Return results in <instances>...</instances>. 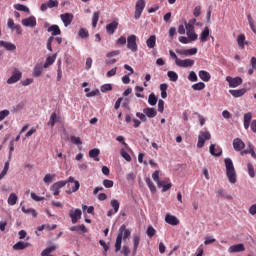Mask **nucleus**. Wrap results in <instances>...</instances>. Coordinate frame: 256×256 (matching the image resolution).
I'll return each instance as SVG.
<instances>
[{"instance_id":"f257e3e1","label":"nucleus","mask_w":256,"mask_h":256,"mask_svg":"<svg viewBox=\"0 0 256 256\" xmlns=\"http://www.w3.org/2000/svg\"><path fill=\"white\" fill-rule=\"evenodd\" d=\"M129 237H131V231L127 229V226L125 224L121 225L115 242L116 253H119V251H121V243H123V240L125 241L126 239H129Z\"/></svg>"},{"instance_id":"f03ea898","label":"nucleus","mask_w":256,"mask_h":256,"mask_svg":"<svg viewBox=\"0 0 256 256\" xmlns=\"http://www.w3.org/2000/svg\"><path fill=\"white\" fill-rule=\"evenodd\" d=\"M226 167V176L228 177L229 183L235 185L237 183V172L235 171V166L233 165V160L231 158H226L224 160Z\"/></svg>"},{"instance_id":"7ed1b4c3","label":"nucleus","mask_w":256,"mask_h":256,"mask_svg":"<svg viewBox=\"0 0 256 256\" xmlns=\"http://www.w3.org/2000/svg\"><path fill=\"white\" fill-rule=\"evenodd\" d=\"M147 2L145 0H138L135 4V12H134V19H141V15L143 11H145V7Z\"/></svg>"},{"instance_id":"20e7f679","label":"nucleus","mask_w":256,"mask_h":256,"mask_svg":"<svg viewBox=\"0 0 256 256\" xmlns=\"http://www.w3.org/2000/svg\"><path fill=\"white\" fill-rule=\"evenodd\" d=\"M127 49L132 51V53H137L138 46H137V36L135 34H131L127 37Z\"/></svg>"},{"instance_id":"39448f33","label":"nucleus","mask_w":256,"mask_h":256,"mask_svg":"<svg viewBox=\"0 0 256 256\" xmlns=\"http://www.w3.org/2000/svg\"><path fill=\"white\" fill-rule=\"evenodd\" d=\"M21 77H23V73L21 72V70L15 68L12 71V76L7 80L8 85L18 83V81H21Z\"/></svg>"},{"instance_id":"423d86ee","label":"nucleus","mask_w":256,"mask_h":256,"mask_svg":"<svg viewBox=\"0 0 256 256\" xmlns=\"http://www.w3.org/2000/svg\"><path fill=\"white\" fill-rule=\"evenodd\" d=\"M209 139H211V133L200 132V134L198 136V143H197L198 149H202V147L205 146V142L209 141Z\"/></svg>"},{"instance_id":"0eeeda50","label":"nucleus","mask_w":256,"mask_h":256,"mask_svg":"<svg viewBox=\"0 0 256 256\" xmlns=\"http://www.w3.org/2000/svg\"><path fill=\"white\" fill-rule=\"evenodd\" d=\"M209 139H211V133L200 132V134L198 136V143H197L198 149H202V147L205 146V142L209 141Z\"/></svg>"},{"instance_id":"6e6552de","label":"nucleus","mask_w":256,"mask_h":256,"mask_svg":"<svg viewBox=\"0 0 256 256\" xmlns=\"http://www.w3.org/2000/svg\"><path fill=\"white\" fill-rule=\"evenodd\" d=\"M209 139H211V133L200 132V134L198 136V143H197L198 149H202V147L205 146V142L209 141Z\"/></svg>"},{"instance_id":"1a4fd4ad","label":"nucleus","mask_w":256,"mask_h":256,"mask_svg":"<svg viewBox=\"0 0 256 256\" xmlns=\"http://www.w3.org/2000/svg\"><path fill=\"white\" fill-rule=\"evenodd\" d=\"M227 83H229V87L235 89L236 87H239V85H243V78L242 77H231L227 76L226 77Z\"/></svg>"},{"instance_id":"9d476101","label":"nucleus","mask_w":256,"mask_h":256,"mask_svg":"<svg viewBox=\"0 0 256 256\" xmlns=\"http://www.w3.org/2000/svg\"><path fill=\"white\" fill-rule=\"evenodd\" d=\"M65 185H67V182L58 181L50 187V191L53 193L55 197H57V195L61 193L60 189H63Z\"/></svg>"},{"instance_id":"9b49d317","label":"nucleus","mask_w":256,"mask_h":256,"mask_svg":"<svg viewBox=\"0 0 256 256\" xmlns=\"http://www.w3.org/2000/svg\"><path fill=\"white\" fill-rule=\"evenodd\" d=\"M176 65L177 67H193L195 65V60H191V59H185V60H181L179 58H176Z\"/></svg>"},{"instance_id":"f8f14e48","label":"nucleus","mask_w":256,"mask_h":256,"mask_svg":"<svg viewBox=\"0 0 256 256\" xmlns=\"http://www.w3.org/2000/svg\"><path fill=\"white\" fill-rule=\"evenodd\" d=\"M81 215H83V212L79 208H77L75 211H73V210L70 211L69 217H70L73 225H75V223H77V221H79V219H81Z\"/></svg>"},{"instance_id":"ddd939ff","label":"nucleus","mask_w":256,"mask_h":256,"mask_svg":"<svg viewBox=\"0 0 256 256\" xmlns=\"http://www.w3.org/2000/svg\"><path fill=\"white\" fill-rule=\"evenodd\" d=\"M61 21L64 23L65 27H69L73 23L74 16L72 13H64L60 15Z\"/></svg>"},{"instance_id":"4468645a","label":"nucleus","mask_w":256,"mask_h":256,"mask_svg":"<svg viewBox=\"0 0 256 256\" xmlns=\"http://www.w3.org/2000/svg\"><path fill=\"white\" fill-rule=\"evenodd\" d=\"M22 25L24 27H36L37 19L35 18V16H30L22 20Z\"/></svg>"},{"instance_id":"2eb2a0df","label":"nucleus","mask_w":256,"mask_h":256,"mask_svg":"<svg viewBox=\"0 0 256 256\" xmlns=\"http://www.w3.org/2000/svg\"><path fill=\"white\" fill-rule=\"evenodd\" d=\"M118 27H119V22L112 21L111 23L106 25V32L109 35H113V33H115V31H117Z\"/></svg>"},{"instance_id":"dca6fc26","label":"nucleus","mask_w":256,"mask_h":256,"mask_svg":"<svg viewBox=\"0 0 256 256\" xmlns=\"http://www.w3.org/2000/svg\"><path fill=\"white\" fill-rule=\"evenodd\" d=\"M243 251H245V245L243 244L232 245L228 248V253H243Z\"/></svg>"},{"instance_id":"f3484780","label":"nucleus","mask_w":256,"mask_h":256,"mask_svg":"<svg viewBox=\"0 0 256 256\" xmlns=\"http://www.w3.org/2000/svg\"><path fill=\"white\" fill-rule=\"evenodd\" d=\"M178 55H183L184 57H189L190 55H197V48H191L186 50H176Z\"/></svg>"},{"instance_id":"a211bd4d","label":"nucleus","mask_w":256,"mask_h":256,"mask_svg":"<svg viewBox=\"0 0 256 256\" xmlns=\"http://www.w3.org/2000/svg\"><path fill=\"white\" fill-rule=\"evenodd\" d=\"M233 147L236 151H243L245 149V142L241 138H235L233 140Z\"/></svg>"},{"instance_id":"6ab92c4d","label":"nucleus","mask_w":256,"mask_h":256,"mask_svg":"<svg viewBox=\"0 0 256 256\" xmlns=\"http://www.w3.org/2000/svg\"><path fill=\"white\" fill-rule=\"evenodd\" d=\"M230 95L235 98L243 97L247 93V88H242L239 90H229Z\"/></svg>"},{"instance_id":"aec40b11","label":"nucleus","mask_w":256,"mask_h":256,"mask_svg":"<svg viewBox=\"0 0 256 256\" xmlns=\"http://www.w3.org/2000/svg\"><path fill=\"white\" fill-rule=\"evenodd\" d=\"M222 153L223 150L221 148H215V144L210 145V154L213 155V157H221Z\"/></svg>"},{"instance_id":"412c9836","label":"nucleus","mask_w":256,"mask_h":256,"mask_svg":"<svg viewBox=\"0 0 256 256\" xmlns=\"http://www.w3.org/2000/svg\"><path fill=\"white\" fill-rule=\"evenodd\" d=\"M198 75L205 83H209V81H211V74L205 70H200Z\"/></svg>"},{"instance_id":"4be33fe9","label":"nucleus","mask_w":256,"mask_h":256,"mask_svg":"<svg viewBox=\"0 0 256 256\" xmlns=\"http://www.w3.org/2000/svg\"><path fill=\"white\" fill-rule=\"evenodd\" d=\"M146 45L149 49H155V45H157V36L151 35L147 41Z\"/></svg>"},{"instance_id":"5701e85b","label":"nucleus","mask_w":256,"mask_h":256,"mask_svg":"<svg viewBox=\"0 0 256 256\" xmlns=\"http://www.w3.org/2000/svg\"><path fill=\"white\" fill-rule=\"evenodd\" d=\"M165 221L168 223V225H179V219L177 217L167 214L165 216Z\"/></svg>"},{"instance_id":"b1692460","label":"nucleus","mask_w":256,"mask_h":256,"mask_svg":"<svg viewBox=\"0 0 256 256\" xmlns=\"http://www.w3.org/2000/svg\"><path fill=\"white\" fill-rule=\"evenodd\" d=\"M27 247H29L28 242L19 241L14 244L13 249L14 251H23V249H27Z\"/></svg>"},{"instance_id":"393cba45","label":"nucleus","mask_w":256,"mask_h":256,"mask_svg":"<svg viewBox=\"0 0 256 256\" xmlns=\"http://www.w3.org/2000/svg\"><path fill=\"white\" fill-rule=\"evenodd\" d=\"M143 113H145L146 117H149V119L157 117V110H155V108H145L143 109Z\"/></svg>"},{"instance_id":"a878e982","label":"nucleus","mask_w":256,"mask_h":256,"mask_svg":"<svg viewBox=\"0 0 256 256\" xmlns=\"http://www.w3.org/2000/svg\"><path fill=\"white\" fill-rule=\"evenodd\" d=\"M152 179H153V181H155L157 183L159 189H161V187H163V185L165 184V181L159 180V170H156L152 174Z\"/></svg>"},{"instance_id":"bb28decb","label":"nucleus","mask_w":256,"mask_h":256,"mask_svg":"<svg viewBox=\"0 0 256 256\" xmlns=\"http://www.w3.org/2000/svg\"><path fill=\"white\" fill-rule=\"evenodd\" d=\"M251 119H253V114L248 112L244 115V129H249V125H251Z\"/></svg>"},{"instance_id":"cd10ccee","label":"nucleus","mask_w":256,"mask_h":256,"mask_svg":"<svg viewBox=\"0 0 256 256\" xmlns=\"http://www.w3.org/2000/svg\"><path fill=\"white\" fill-rule=\"evenodd\" d=\"M48 33H52V37H55V35H61V29L58 25H52L48 28Z\"/></svg>"},{"instance_id":"c85d7f7f","label":"nucleus","mask_w":256,"mask_h":256,"mask_svg":"<svg viewBox=\"0 0 256 256\" xmlns=\"http://www.w3.org/2000/svg\"><path fill=\"white\" fill-rule=\"evenodd\" d=\"M100 153H101V151L98 148H94L89 151V157H91V159H94V161H99Z\"/></svg>"},{"instance_id":"c756f323","label":"nucleus","mask_w":256,"mask_h":256,"mask_svg":"<svg viewBox=\"0 0 256 256\" xmlns=\"http://www.w3.org/2000/svg\"><path fill=\"white\" fill-rule=\"evenodd\" d=\"M80 187H81V184L79 183V181H75L74 186H71L70 189L66 190L67 195H71L72 193H77Z\"/></svg>"},{"instance_id":"7c9ffc66","label":"nucleus","mask_w":256,"mask_h":256,"mask_svg":"<svg viewBox=\"0 0 256 256\" xmlns=\"http://www.w3.org/2000/svg\"><path fill=\"white\" fill-rule=\"evenodd\" d=\"M208 38H209V27H205L204 30L200 34L201 43H206Z\"/></svg>"},{"instance_id":"2f4dec72","label":"nucleus","mask_w":256,"mask_h":256,"mask_svg":"<svg viewBox=\"0 0 256 256\" xmlns=\"http://www.w3.org/2000/svg\"><path fill=\"white\" fill-rule=\"evenodd\" d=\"M139 243H141V237H139L138 235H135L133 237V255H135L137 253V249H139Z\"/></svg>"},{"instance_id":"473e14b6","label":"nucleus","mask_w":256,"mask_h":256,"mask_svg":"<svg viewBox=\"0 0 256 256\" xmlns=\"http://www.w3.org/2000/svg\"><path fill=\"white\" fill-rule=\"evenodd\" d=\"M167 76L169 77L170 81H172L173 83L179 80V75L175 71H168Z\"/></svg>"},{"instance_id":"72a5a7b5","label":"nucleus","mask_w":256,"mask_h":256,"mask_svg":"<svg viewBox=\"0 0 256 256\" xmlns=\"http://www.w3.org/2000/svg\"><path fill=\"white\" fill-rule=\"evenodd\" d=\"M237 43L240 49H245V34H240L237 37Z\"/></svg>"},{"instance_id":"f704fd0d","label":"nucleus","mask_w":256,"mask_h":256,"mask_svg":"<svg viewBox=\"0 0 256 256\" xmlns=\"http://www.w3.org/2000/svg\"><path fill=\"white\" fill-rule=\"evenodd\" d=\"M55 249H57V246H50L42 251L41 256H49L53 251H55Z\"/></svg>"},{"instance_id":"c9c22d12","label":"nucleus","mask_w":256,"mask_h":256,"mask_svg":"<svg viewBox=\"0 0 256 256\" xmlns=\"http://www.w3.org/2000/svg\"><path fill=\"white\" fill-rule=\"evenodd\" d=\"M18 199L19 198L17 197V194H15V193L10 194V196L8 198V205H11V206L17 205Z\"/></svg>"},{"instance_id":"e433bc0d","label":"nucleus","mask_w":256,"mask_h":256,"mask_svg":"<svg viewBox=\"0 0 256 256\" xmlns=\"http://www.w3.org/2000/svg\"><path fill=\"white\" fill-rule=\"evenodd\" d=\"M41 73H43V66L41 65H36L34 67V71H33V77H41Z\"/></svg>"},{"instance_id":"4c0bfd02","label":"nucleus","mask_w":256,"mask_h":256,"mask_svg":"<svg viewBox=\"0 0 256 256\" xmlns=\"http://www.w3.org/2000/svg\"><path fill=\"white\" fill-rule=\"evenodd\" d=\"M56 56H49L46 59V62L44 63V69H47L48 67H51L55 63Z\"/></svg>"},{"instance_id":"58836bf2","label":"nucleus","mask_w":256,"mask_h":256,"mask_svg":"<svg viewBox=\"0 0 256 256\" xmlns=\"http://www.w3.org/2000/svg\"><path fill=\"white\" fill-rule=\"evenodd\" d=\"M11 162V160H9L8 157V161L4 164V168L2 170V172L0 173V181L1 179H3L5 177V175H7V172L9 171V163Z\"/></svg>"},{"instance_id":"ea45409f","label":"nucleus","mask_w":256,"mask_h":256,"mask_svg":"<svg viewBox=\"0 0 256 256\" xmlns=\"http://www.w3.org/2000/svg\"><path fill=\"white\" fill-rule=\"evenodd\" d=\"M21 210L26 214H32V217H37V211H35V209L33 208H25V206H22Z\"/></svg>"},{"instance_id":"a19ab883","label":"nucleus","mask_w":256,"mask_h":256,"mask_svg":"<svg viewBox=\"0 0 256 256\" xmlns=\"http://www.w3.org/2000/svg\"><path fill=\"white\" fill-rule=\"evenodd\" d=\"M145 182L148 185L151 193H155L157 191V188L155 187V184H153V181H151V178H146Z\"/></svg>"},{"instance_id":"79ce46f5","label":"nucleus","mask_w":256,"mask_h":256,"mask_svg":"<svg viewBox=\"0 0 256 256\" xmlns=\"http://www.w3.org/2000/svg\"><path fill=\"white\" fill-rule=\"evenodd\" d=\"M162 181H164V184L161 186L162 193L169 191V189H171V187H173V184H171V182H169V180H162Z\"/></svg>"},{"instance_id":"37998d69","label":"nucleus","mask_w":256,"mask_h":256,"mask_svg":"<svg viewBox=\"0 0 256 256\" xmlns=\"http://www.w3.org/2000/svg\"><path fill=\"white\" fill-rule=\"evenodd\" d=\"M148 103L149 105H151L152 107H154V105H157V96H155V93H151L148 97Z\"/></svg>"},{"instance_id":"c03bdc74","label":"nucleus","mask_w":256,"mask_h":256,"mask_svg":"<svg viewBox=\"0 0 256 256\" xmlns=\"http://www.w3.org/2000/svg\"><path fill=\"white\" fill-rule=\"evenodd\" d=\"M57 123V113L53 112L50 116V120L48 122V125L50 127H55V124Z\"/></svg>"},{"instance_id":"a18cd8bd","label":"nucleus","mask_w":256,"mask_h":256,"mask_svg":"<svg viewBox=\"0 0 256 256\" xmlns=\"http://www.w3.org/2000/svg\"><path fill=\"white\" fill-rule=\"evenodd\" d=\"M80 39H87L89 37V31L85 28H81L78 32Z\"/></svg>"},{"instance_id":"49530a36","label":"nucleus","mask_w":256,"mask_h":256,"mask_svg":"<svg viewBox=\"0 0 256 256\" xmlns=\"http://www.w3.org/2000/svg\"><path fill=\"white\" fill-rule=\"evenodd\" d=\"M192 89L194 91H203V89H205V83L203 82H198L196 84L192 85Z\"/></svg>"},{"instance_id":"de8ad7c7","label":"nucleus","mask_w":256,"mask_h":256,"mask_svg":"<svg viewBox=\"0 0 256 256\" xmlns=\"http://www.w3.org/2000/svg\"><path fill=\"white\" fill-rule=\"evenodd\" d=\"M99 11H96L93 13V17H92V27H97V23H99Z\"/></svg>"},{"instance_id":"09e8293b","label":"nucleus","mask_w":256,"mask_h":256,"mask_svg":"<svg viewBox=\"0 0 256 256\" xmlns=\"http://www.w3.org/2000/svg\"><path fill=\"white\" fill-rule=\"evenodd\" d=\"M56 177L55 174H46L43 178V181L46 185H49L50 183H53V178Z\"/></svg>"},{"instance_id":"8fccbe9b","label":"nucleus","mask_w":256,"mask_h":256,"mask_svg":"<svg viewBox=\"0 0 256 256\" xmlns=\"http://www.w3.org/2000/svg\"><path fill=\"white\" fill-rule=\"evenodd\" d=\"M247 19H248L249 26L252 29L253 33H256V26H255V21H253V17H251V15L248 14Z\"/></svg>"},{"instance_id":"3c124183","label":"nucleus","mask_w":256,"mask_h":256,"mask_svg":"<svg viewBox=\"0 0 256 256\" xmlns=\"http://www.w3.org/2000/svg\"><path fill=\"white\" fill-rule=\"evenodd\" d=\"M247 169L249 177H255V167L253 166V164H251V162L247 164Z\"/></svg>"},{"instance_id":"603ef678","label":"nucleus","mask_w":256,"mask_h":256,"mask_svg":"<svg viewBox=\"0 0 256 256\" xmlns=\"http://www.w3.org/2000/svg\"><path fill=\"white\" fill-rule=\"evenodd\" d=\"M110 205L114 209V213H118L119 212L120 204H119L118 200H115V199L111 200Z\"/></svg>"},{"instance_id":"864d4df0","label":"nucleus","mask_w":256,"mask_h":256,"mask_svg":"<svg viewBox=\"0 0 256 256\" xmlns=\"http://www.w3.org/2000/svg\"><path fill=\"white\" fill-rule=\"evenodd\" d=\"M186 35L190 41H197V38L199 37L197 33H195V30H192L191 32H186Z\"/></svg>"},{"instance_id":"5fc2aeb1","label":"nucleus","mask_w":256,"mask_h":256,"mask_svg":"<svg viewBox=\"0 0 256 256\" xmlns=\"http://www.w3.org/2000/svg\"><path fill=\"white\" fill-rule=\"evenodd\" d=\"M195 19L192 20V22L189 23H185V27H186V33H190L191 31H195V26L193 25V23H195Z\"/></svg>"},{"instance_id":"6e6d98bb","label":"nucleus","mask_w":256,"mask_h":256,"mask_svg":"<svg viewBox=\"0 0 256 256\" xmlns=\"http://www.w3.org/2000/svg\"><path fill=\"white\" fill-rule=\"evenodd\" d=\"M14 9H16V11H24V13H29V9L23 4L14 5Z\"/></svg>"},{"instance_id":"4d7b16f0","label":"nucleus","mask_w":256,"mask_h":256,"mask_svg":"<svg viewBox=\"0 0 256 256\" xmlns=\"http://www.w3.org/2000/svg\"><path fill=\"white\" fill-rule=\"evenodd\" d=\"M4 49H6L7 51H15V49H17V46L10 42H4Z\"/></svg>"},{"instance_id":"13d9d810","label":"nucleus","mask_w":256,"mask_h":256,"mask_svg":"<svg viewBox=\"0 0 256 256\" xmlns=\"http://www.w3.org/2000/svg\"><path fill=\"white\" fill-rule=\"evenodd\" d=\"M120 154L121 157H123V159H125V161L131 162V155H129V153L127 151H125V149H121L120 150Z\"/></svg>"},{"instance_id":"bf43d9fd","label":"nucleus","mask_w":256,"mask_h":256,"mask_svg":"<svg viewBox=\"0 0 256 256\" xmlns=\"http://www.w3.org/2000/svg\"><path fill=\"white\" fill-rule=\"evenodd\" d=\"M70 141L73 145H83V141H81V138L77 136H71Z\"/></svg>"},{"instance_id":"052dcab7","label":"nucleus","mask_w":256,"mask_h":256,"mask_svg":"<svg viewBox=\"0 0 256 256\" xmlns=\"http://www.w3.org/2000/svg\"><path fill=\"white\" fill-rule=\"evenodd\" d=\"M100 91L102 93H107V91H113V86L111 84H104L101 86Z\"/></svg>"},{"instance_id":"680f3d73","label":"nucleus","mask_w":256,"mask_h":256,"mask_svg":"<svg viewBox=\"0 0 256 256\" xmlns=\"http://www.w3.org/2000/svg\"><path fill=\"white\" fill-rule=\"evenodd\" d=\"M188 80H190L192 83H195L198 81L197 73L195 71H191L188 75Z\"/></svg>"},{"instance_id":"e2e57ef3","label":"nucleus","mask_w":256,"mask_h":256,"mask_svg":"<svg viewBox=\"0 0 256 256\" xmlns=\"http://www.w3.org/2000/svg\"><path fill=\"white\" fill-rule=\"evenodd\" d=\"M48 9H53V7H59V1L49 0L47 3Z\"/></svg>"},{"instance_id":"0e129e2a","label":"nucleus","mask_w":256,"mask_h":256,"mask_svg":"<svg viewBox=\"0 0 256 256\" xmlns=\"http://www.w3.org/2000/svg\"><path fill=\"white\" fill-rule=\"evenodd\" d=\"M253 144L249 143L248 148L246 150H243L240 152V155L245 156V155H250L251 154V149H253Z\"/></svg>"},{"instance_id":"69168bd1","label":"nucleus","mask_w":256,"mask_h":256,"mask_svg":"<svg viewBox=\"0 0 256 256\" xmlns=\"http://www.w3.org/2000/svg\"><path fill=\"white\" fill-rule=\"evenodd\" d=\"M103 185L106 189H111V187L114 185V182L112 180L105 179L103 180Z\"/></svg>"},{"instance_id":"338daca9","label":"nucleus","mask_w":256,"mask_h":256,"mask_svg":"<svg viewBox=\"0 0 256 256\" xmlns=\"http://www.w3.org/2000/svg\"><path fill=\"white\" fill-rule=\"evenodd\" d=\"M155 233H156L155 228H153V226H149L147 229L148 237H154Z\"/></svg>"},{"instance_id":"774afa93","label":"nucleus","mask_w":256,"mask_h":256,"mask_svg":"<svg viewBox=\"0 0 256 256\" xmlns=\"http://www.w3.org/2000/svg\"><path fill=\"white\" fill-rule=\"evenodd\" d=\"M6 117H9V110L0 111V121H3Z\"/></svg>"}]
</instances>
